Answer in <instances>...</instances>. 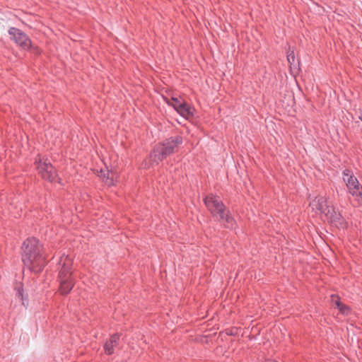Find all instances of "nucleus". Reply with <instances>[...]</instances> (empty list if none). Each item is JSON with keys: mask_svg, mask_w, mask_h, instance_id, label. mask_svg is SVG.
I'll list each match as a JSON object with an SVG mask.
<instances>
[{"mask_svg": "<svg viewBox=\"0 0 362 362\" xmlns=\"http://www.w3.org/2000/svg\"><path fill=\"white\" fill-rule=\"evenodd\" d=\"M22 259L29 269L38 272L45 265L42 245L34 238H28L23 244Z\"/></svg>", "mask_w": 362, "mask_h": 362, "instance_id": "1", "label": "nucleus"}, {"mask_svg": "<svg viewBox=\"0 0 362 362\" xmlns=\"http://www.w3.org/2000/svg\"><path fill=\"white\" fill-rule=\"evenodd\" d=\"M204 202L211 215L218 221L223 223L226 228L234 227L235 221L219 197L213 194H208L204 199Z\"/></svg>", "mask_w": 362, "mask_h": 362, "instance_id": "2", "label": "nucleus"}, {"mask_svg": "<svg viewBox=\"0 0 362 362\" xmlns=\"http://www.w3.org/2000/svg\"><path fill=\"white\" fill-rule=\"evenodd\" d=\"M182 139L180 136L166 139L163 143L157 144L150 155V160L153 163H158L167 156L173 153L178 145L182 144Z\"/></svg>", "mask_w": 362, "mask_h": 362, "instance_id": "3", "label": "nucleus"}, {"mask_svg": "<svg viewBox=\"0 0 362 362\" xmlns=\"http://www.w3.org/2000/svg\"><path fill=\"white\" fill-rule=\"evenodd\" d=\"M166 103L172 106L181 116L189 119L194 115V108L189 105L184 99L179 97L172 96L171 98H164Z\"/></svg>", "mask_w": 362, "mask_h": 362, "instance_id": "4", "label": "nucleus"}, {"mask_svg": "<svg viewBox=\"0 0 362 362\" xmlns=\"http://www.w3.org/2000/svg\"><path fill=\"white\" fill-rule=\"evenodd\" d=\"M35 163L39 174L44 180L51 182L56 181V171L47 159H44L38 156Z\"/></svg>", "mask_w": 362, "mask_h": 362, "instance_id": "5", "label": "nucleus"}, {"mask_svg": "<svg viewBox=\"0 0 362 362\" xmlns=\"http://www.w3.org/2000/svg\"><path fill=\"white\" fill-rule=\"evenodd\" d=\"M8 33L11 36V39L22 49H31L35 53L38 52L37 48L32 45L30 38L21 30L16 28H11L9 29Z\"/></svg>", "mask_w": 362, "mask_h": 362, "instance_id": "6", "label": "nucleus"}, {"mask_svg": "<svg viewBox=\"0 0 362 362\" xmlns=\"http://www.w3.org/2000/svg\"><path fill=\"white\" fill-rule=\"evenodd\" d=\"M343 180L349 192L362 201V186L359 184L357 178L353 175V173L349 170H345L343 172Z\"/></svg>", "mask_w": 362, "mask_h": 362, "instance_id": "7", "label": "nucleus"}, {"mask_svg": "<svg viewBox=\"0 0 362 362\" xmlns=\"http://www.w3.org/2000/svg\"><path fill=\"white\" fill-rule=\"evenodd\" d=\"M72 259L68 255H62L59 262V278L71 277L72 275Z\"/></svg>", "mask_w": 362, "mask_h": 362, "instance_id": "8", "label": "nucleus"}, {"mask_svg": "<svg viewBox=\"0 0 362 362\" xmlns=\"http://www.w3.org/2000/svg\"><path fill=\"white\" fill-rule=\"evenodd\" d=\"M313 211L316 214H326L330 212V207L326 204V199L323 197H317L310 203Z\"/></svg>", "mask_w": 362, "mask_h": 362, "instance_id": "9", "label": "nucleus"}, {"mask_svg": "<svg viewBox=\"0 0 362 362\" xmlns=\"http://www.w3.org/2000/svg\"><path fill=\"white\" fill-rule=\"evenodd\" d=\"M327 220L337 228H344L346 225L340 214L335 211L334 209L331 207L330 212L325 214Z\"/></svg>", "mask_w": 362, "mask_h": 362, "instance_id": "10", "label": "nucleus"}, {"mask_svg": "<svg viewBox=\"0 0 362 362\" xmlns=\"http://www.w3.org/2000/svg\"><path fill=\"white\" fill-rule=\"evenodd\" d=\"M59 279L60 281L59 292L63 295H66L71 291L74 286L72 277H64Z\"/></svg>", "mask_w": 362, "mask_h": 362, "instance_id": "11", "label": "nucleus"}, {"mask_svg": "<svg viewBox=\"0 0 362 362\" xmlns=\"http://www.w3.org/2000/svg\"><path fill=\"white\" fill-rule=\"evenodd\" d=\"M119 339V336L118 334H113L110 337L104 346L106 354L110 355L114 352V348L117 345Z\"/></svg>", "mask_w": 362, "mask_h": 362, "instance_id": "12", "label": "nucleus"}, {"mask_svg": "<svg viewBox=\"0 0 362 362\" xmlns=\"http://www.w3.org/2000/svg\"><path fill=\"white\" fill-rule=\"evenodd\" d=\"M100 173L101 175L100 176L103 178L107 185L112 186L115 185V180L117 179V176L115 173L107 171V173H105V171L101 170Z\"/></svg>", "mask_w": 362, "mask_h": 362, "instance_id": "13", "label": "nucleus"}, {"mask_svg": "<svg viewBox=\"0 0 362 362\" xmlns=\"http://www.w3.org/2000/svg\"><path fill=\"white\" fill-rule=\"evenodd\" d=\"M287 59H288V63L290 64L291 66L294 64V63H295V54H294V52L293 51H291V52H289L288 54Z\"/></svg>", "mask_w": 362, "mask_h": 362, "instance_id": "14", "label": "nucleus"}, {"mask_svg": "<svg viewBox=\"0 0 362 362\" xmlns=\"http://www.w3.org/2000/svg\"><path fill=\"white\" fill-rule=\"evenodd\" d=\"M337 308L344 315H347L349 313V308L342 303Z\"/></svg>", "mask_w": 362, "mask_h": 362, "instance_id": "15", "label": "nucleus"}, {"mask_svg": "<svg viewBox=\"0 0 362 362\" xmlns=\"http://www.w3.org/2000/svg\"><path fill=\"white\" fill-rule=\"evenodd\" d=\"M331 298H332V303L337 306V308L340 306L341 303L340 302L339 298V297L337 296L332 295L331 296Z\"/></svg>", "mask_w": 362, "mask_h": 362, "instance_id": "16", "label": "nucleus"}, {"mask_svg": "<svg viewBox=\"0 0 362 362\" xmlns=\"http://www.w3.org/2000/svg\"><path fill=\"white\" fill-rule=\"evenodd\" d=\"M358 118L362 121V112H360V114L358 115Z\"/></svg>", "mask_w": 362, "mask_h": 362, "instance_id": "17", "label": "nucleus"}]
</instances>
